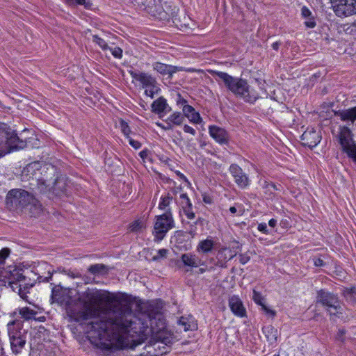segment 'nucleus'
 I'll return each mask as SVG.
<instances>
[{
  "instance_id": "nucleus-27",
  "label": "nucleus",
  "mask_w": 356,
  "mask_h": 356,
  "mask_svg": "<svg viewBox=\"0 0 356 356\" xmlns=\"http://www.w3.org/2000/svg\"><path fill=\"white\" fill-rule=\"evenodd\" d=\"M252 299L259 305H261L262 307V309L267 313L270 314L271 316H275V312L274 310H272L269 308H268L264 303V298L261 296V293L257 291L256 290H253V295H252Z\"/></svg>"
},
{
  "instance_id": "nucleus-13",
  "label": "nucleus",
  "mask_w": 356,
  "mask_h": 356,
  "mask_svg": "<svg viewBox=\"0 0 356 356\" xmlns=\"http://www.w3.org/2000/svg\"><path fill=\"white\" fill-rule=\"evenodd\" d=\"M321 139L320 132L314 128L307 129L301 136L302 145L309 148L316 147L320 143Z\"/></svg>"
},
{
  "instance_id": "nucleus-64",
  "label": "nucleus",
  "mask_w": 356,
  "mask_h": 356,
  "mask_svg": "<svg viewBox=\"0 0 356 356\" xmlns=\"http://www.w3.org/2000/svg\"><path fill=\"white\" fill-rule=\"evenodd\" d=\"M179 100L177 101V102H186V101L181 97L180 95H178Z\"/></svg>"
},
{
  "instance_id": "nucleus-28",
  "label": "nucleus",
  "mask_w": 356,
  "mask_h": 356,
  "mask_svg": "<svg viewBox=\"0 0 356 356\" xmlns=\"http://www.w3.org/2000/svg\"><path fill=\"white\" fill-rule=\"evenodd\" d=\"M214 246V242L213 240L207 238L201 241L197 245V250L203 253H208L212 250Z\"/></svg>"
},
{
  "instance_id": "nucleus-30",
  "label": "nucleus",
  "mask_w": 356,
  "mask_h": 356,
  "mask_svg": "<svg viewBox=\"0 0 356 356\" xmlns=\"http://www.w3.org/2000/svg\"><path fill=\"white\" fill-rule=\"evenodd\" d=\"M184 120V117L180 112L174 113L168 118V120L176 125H180Z\"/></svg>"
},
{
  "instance_id": "nucleus-8",
  "label": "nucleus",
  "mask_w": 356,
  "mask_h": 356,
  "mask_svg": "<svg viewBox=\"0 0 356 356\" xmlns=\"http://www.w3.org/2000/svg\"><path fill=\"white\" fill-rule=\"evenodd\" d=\"M175 226L172 215L169 209L165 213L156 217L154 226V234L158 240H162L166 233Z\"/></svg>"
},
{
  "instance_id": "nucleus-10",
  "label": "nucleus",
  "mask_w": 356,
  "mask_h": 356,
  "mask_svg": "<svg viewBox=\"0 0 356 356\" xmlns=\"http://www.w3.org/2000/svg\"><path fill=\"white\" fill-rule=\"evenodd\" d=\"M317 299L318 302L327 307V311L330 314L332 313L330 309H334L338 312V309L341 308L337 296L323 289L318 291Z\"/></svg>"
},
{
  "instance_id": "nucleus-7",
  "label": "nucleus",
  "mask_w": 356,
  "mask_h": 356,
  "mask_svg": "<svg viewBox=\"0 0 356 356\" xmlns=\"http://www.w3.org/2000/svg\"><path fill=\"white\" fill-rule=\"evenodd\" d=\"M8 325L10 348L12 352L17 355L26 345L27 332L23 330L19 327L20 323L17 324L15 321L9 323Z\"/></svg>"
},
{
  "instance_id": "nucleus-9",
  "label": "nucleus",
  "mask_w": 356,
  "mask_h": 356,
  "mask_svg": "<svg viewBox=\"0 0 356 356\" xmlns=\"http://www.w3.org/2000/svg\"><path fill=\"white\" fill-rule=\"evenodd\" d=\"M335 14L340 17L356 13V0H331Z\"/></svg>"
},
{
  "instance_id": "nucleus-50",
  "label": "nucleus",
  "mask_w": 356,
  "mask_h": 356,
  "mask_svg": "<svg viewBox=\"0 0 356 356\" xmlns=\"http://www.w3.org/2000/svg\"><path fill=\"white\" fill-rule=\"evenodd\" d=\"M345 334H346L345 330H343V329L339 330L337 334V339L341 342H343L345 340V339H344Z\"/></svg>"
},
{
  "instance_id": "nucleus-19",
  "label": "nucleus",
  "mask_w": 356,
  "mask_h": 356,
  "mask_svg": "<svg viewBox=\"0 0 356 356\" xmlns=\"http://www.w3.org/2000/svg\"><path fill=\"white\" fill-rule=\"evenodd\" d=\"M130 74L134 80L142 84L143 88H149L157 84L156 79L147 73L131 71Z\"/></svg>"
},
{
  "instance_id": "nucleus-32",
  "label": "nucleus",
  "mask_w": 356,
  "mask_h": 356,
  "mask_svg": "<svg viewBox=\"0 0 356 356\" xmlns=\"http://www.w3.org/2000/svg\"><path fill=\"white\" fill-rule=\"evenodd\" d=\"M172 199V195L170 193H168L166 195L161 197L159 208L161 210L165 209L168 206H169Z\"/></svg>"
},
{
  "instance_id": "nucleus-23",
  "label": "nucleus",
  "mask_w": 356,
  "mask_h": 356,
  "mask_svg": "<svg viewBox=\"0 0 356 356\" xmlns=\"http://www.w3.org/2000/svg\"><path fill=\"white\" fill-rule=\"evenodd\" d=\"M263 332L267 341L273 344L276 342L278 337V331L273 325H267L263 327Z\"/></svg>"
},
{
  "instance_id": "nucleus-12",
  "label": "nucleus",
  "mask_w": 356,
  "mask_h": 356,
  "mask_svg": "<svg viewBox=\"0 0 356 356\" xmlns=\"http://www.w3.org/2000/svg\"><path fill=\"white\" fill-rule=\"evenodd\" d=\"M67 186V178L60 175L58 172L56 177L52 181V185L48 187V192H52L55 195L60 196L66 192Z\"/></svg>"
},
{
  "instance_id": "nucleus-17",
  "label": "nucleus",
  "mask_w": 356,
  "mask_h": 356,
  "mask_svg": "<svg viewBox=\"0 0 356 356\" xmlns=\"http://www.w3.org/2000/svg\"><path fill=\"white\" fill-rule=\"evenodd\" d=\"M181 261L185 268L186 273L191 271V268L198 267L204 264L202 260L195 254L191 253H184L181 255Z\"/></svg>"
},
{
  "instance_id": "nucleus-54",
  "label": "nucleus",
  "mask_w": 356,
  "mask_h": 356,
  "mask_svg": "<svg viewBox=\"0 0 356 356\" xmlns=\"http://www.w3.org/2000/svg\"><path fill=\"white\" fill-rule=\"evenodd\" d=\"M314 264L317 267L323 266L325 265V262L321 258H314Z\"/></svg>"
},
{
  "instance_id": "nucleus-57",
  "label": "nucleus",
  "mask_w": 356,
  "mask_h": 356,
  "mask_svg": "<svg viewBox=\"0 0 356 356\" xmlns=\"http://www.w3.org/2000/svg\"><path fill=\"white\" fill-rule=\"evenodd\" d=\"M157 124L165 130H169L172 129L170 123L168 122L166 126L162 125L161 124L157 123Z\"/></svg>"
},
{
  "instance_id": "nucleus-41",
  "label": "nucleus",
  "mask_w": 356,
  "mask_h": 356,
  "mask_svg": "<svg viewBox=\"0 0 356 356\" xmlns=\"http://www.w3.org/2000/svg\"><path fill=\"white\" fill-rule=\"evenodd\" d=\"M167 254H168V250H166V249H160L157 252V254L154 255L152 257V260L153 261H158V260H159L161 258H165L167 257Z\"/></svg>"
},
{
  "instance_id": "nucleus-24",
  "label": "nucleus",
  "mask_w": 356,
  "mask_h": 356,
  "mask_svg": "<svg viewBox=\"0 0 356 356\" xmlns=\"http://www.w3.org/2000/svg\"><path fill=\"white\" fill-rule=\"evenodd\" d=\"M183 112L191 122L196 124H198L201 122V117L200 114L195 112L193 106L190 105H185L183 108Z\"/></svg>"
},
{
  "instance_id": "nucleus-38",
  "label": "nucleus",
  "mask_w": 356,
  "mask_h": 356,
  "mask_svg": "<svg viewBox=\"0 0 356 356\" xmlns=\"http://www.w3.org/2000/svg\"><path fill=\"white\" fill-rule=\"evenodd\" d=\"M145 94L150 97L152 99L154 98V95L157 94L159 88L157 87L156 85H154V86H150L149 88H145Z\"/></svg>"
},
{
  "instance_id": "nucleus-14",
  "label": "nucleus",
  "mask_w": 356,
  "mask_h": 356,
  "mask_svg": "<svg viewBox=\"0 0 356 356\" xmlns=\"http://www.w3.org/2000/svg\"><path fill=\"white\" fill-rule=\"evenodd\" d=\"M14 280L15 281L10 282V284H18V286H17V288L19 289L18 293L22 298L24 299L26 297V290L31 288L34 285L33 283L26 282V277L22 273H17L14 276Z\"/></svg>"
},
{
  "instance_id": "nucleus-45",
  "label": "nucleus",
  "mask_w": 356,
  "mask_h": 356,
  "mask_svg": "<svg viewBox=\"0 0 356 356\" xmlns=\"http://www.w3.org/2000/svg\"><path fill=\"white\" fill-rule=\"evenodd\" d=\"M305 24L308 28H314L316 25L314 17L312 16L310 17H307V19H305Z\"/></svg>"
},
{
  "instance_id": "nucleus-40",
  "label": "nucleus",
  "mask_w": 356,
  "mask_h": 356,
  "mask_svg": "<svg viewBox=\"0 0 356 356\" xmlns=\"http://www.w3.org/2000/svg\"><path fill=\"white\" fill-rule=\"evenodd\" d=\"M120 127L122 133L129 138V134L131 133V129L128 125V124L123 120L120 121Z\"/></svg>"
},
{
  "instance_id": "nucleus-33",
  "label": "nucleus",
  "mask_w": 356,
  "mask_h": 356,
  "mask_svg": "<svg viewBox=\"0 0 356 356\" xmlns=\"http://www.w3.org/2000/svg\"><path fill=\"white\" fill-rule=\"evenodd\" d=\"M204 219L202 218H198L195 222L193 223L188 222V232L190 235H191L193 237L196 235L197 233V229H196V225L197 224H202Z\"/></svg>"
},
{
  "instance_id": "nucleus-36",
  "label": "nucleus",
  "mask_w": 356,
  "mask_h": 356,
  "mask_svg": "<svg viewBox=\"0 0 356 356\" xmlns=\"http://www.w3.org/2000/svg\"><path fill=\"white\" fill-rule=\"evenodd\" d=\"M92 42L98 44L103 50L108 49L106 42L97 35H92Z\"/></svg>"
},
{
  "instance_id": "nucleus-48",
  "label": "nucleus",
  "mask_w": 356,
  "mask_h": 356,
  "mask_svg": "<svg viewBox=\"0 0 356 356\" xmlns=\"http://www.w3.org/2000/svg\"><path fill=\"white\" fill-rule=\"evenodd\" d=\"M258 230L261 232L262 233L264 234H269V232H268V227H267V225L266 223H259L258 225Z\"/></svg>"
},
{
  "instance_id": "nucleus-20",
  "label": "nucleus",
  "mask_w": 356,
  "mask_h": 356,
  "mask_svg": "<svg viewBox=\"0 0 356 356\" xmlns=\"http://www.w3.org/2000/svg\"><path fill=\"white\" fill-rule=\"evenodd\" d=\"M335 115L340 118V120L346 123V126L353 125L356 121V106L355 107L338 111L335 112Z\"/></svg>"
},
{
  "instance_id": "nucleus-58",
  "label": "nucleus",
  "mask_w": 356,
  "mask_h": 356,
  "mask_svg": "<svg viewBox=\"0 0 356 356\" xmlns=\"http://www.w3.org/2000/svg\"><path fill=\"white\" fill-rule=\"evenodd\" d=\"M277 225V220L274 218H272L268 222V225L271 227H275Z\"/></svg>"
},
{
  "instance_id": "nucleus-51",
  "label": "nucleus",
  "mask_w": 356,
  "mask_h": 356,
  "mask_svg": "<svg viewBox=\"0 0 356 356\" xmlns=\"http://www.w3.org/2000/svg\"><path fill=\"white\" fill-rule=\"evenodd\" d=\"M48 276L43 277V276H39L38 280L39 282H47L51 278L52 274L51 273L50 270H48Z\"/></svg>"
},
{
  "instance_id": "nucleus-26",
  "label": "nucleus",
  "mask_w": 356,
  "mask_h": 356,
  "mask_svg": "<svg viewBox=\"0 0 356 356\" xmlns=\"http://www.w3.org/2000/svg\"><path fill=\"white\" fill-rule=\"evenodd\" d=\"M168 107L166 99L160 97L152 104V111L154 113L159 114L165 111Z\"/></svg>"
},
{
  "instance_id": "nucleus-1",
  "label": "nucleus",
  "mask_w": 356,
  "mask_h": 356,
  "mask_svg": "<svg viewBox=\"0 0 356 356\" xmlns=\"http://www.w3.org/2000/svg\"><path fill=\"white\" fill-rule=\"evenodd\" d=\"M84 297L91 304L106 302L104 308L89 306L70 316L75 321L86 324L85 329L91 343L105 349L114 346L134 348L141 343L129 338L134 322L132 309L128 302L106 296L98 290L88 289Z\"/></svg>"
},
{
  "instance_id": "nucleus-63",
  "label": "nucleus",
  "mask_w": 356,
  "mask_h": 356,
  "mask_svg": "<svg viewBox=\"0 0 356 356\" xmlns=\"http://www.w3.org/2000/svg\"><path fill=\"white\" fill-rule=\"evenodd\" d=\"M268 186L273 188L275 190H277L276 185L273 183L269 184Z\"/></svg>"
},
{
  "instance_id": "nucleus-52",
  "label": "nucleus",
  "mask_w": 356,
  "mask_h": 356,
  "mask_svg": "<svg viewBox=\"0 0 356 356\" xmlns=\"http://www.w3.org/2000/svg\"><path fill=\"white\" fill-rule=\"evenodd\" d=\"M184 131L186 133H189V134H192L193 136H195L196 134L195 130L193 127H191L187 124L184 125Z\"/></svg>"
},
{
  "instance_id": "nucleus-46",
  "label": "nucleus",
  "mask_w": 356,
  "mask_h": 356,
  "mask_svg": "<svg viewBox=\"0 0 356 356\" xmlns=\"http://www.w3.org/2000/svg\"><path fill=\"white\" fill-rule=\"evenodd\" d=\"M301 15L304 19H307L312 16V12L306 6H303L301 9Z\"/></svg>"
},
{
  "instance_id": "nucleus-60",
  "label": "nucleus",
  "mask_w": 356,
  "mask_h": 356,
  "mask_svg": "<svg viewBox=\"0 0 356 356\" xmlns=\"http://www.w3.org/2000/svg\"><path fill=\"white\" fill-rule=\"evenodd\" d=\"M229 210L232 214H234L237 212V209L235 207H231Z\"/></svg>"
},
{
  "instance_id": "nucleus-61",
  "label": "nucleus",
  "mask_w": 356,
  "mask_h": 356,
  "mask_svg": "<svg viewBox=\"0 0 356 356\" xmlns=\"http://www.w3.org/2000/svg\"><path fill=\"white\" fill-rule=\"evenodd\" d=\"M181 191V187H179V188H173L172 190V192L173 193V194H177L179 192H180Z\"/></svg>"
},
{
  "instance_id": "nucleus-59",
  "label": "nucleus",
  "mask_w": 356,
  "mask_h": 356,
  "mask_svg": "<svg viewBox=\"0 0 356 356\" xmlns=\"http://www.w3.org/2000/svg\"><path fill=\"white\" fill-rule=\"evenodd\" d=\"M280 46V42H275L273 43V44H272L273 49L276 51L278 50Z\"/></svg>"
},
{
  "instance_id": "nucleus-35",
  "label": "nucleus",
  "mask_w": 356,
  "mask_h": 356,
  "mask_svg": "<svg viewBox=\"0 0 356 356\" xmlns=\"http://www.w3.org/2000/svg\"><path fill=\"white\" fill-rule=\"evenodd\" d=\"M106 270V266L104 264H94L88 268V271L92 275L101 273Z\"/></svg>"
},
{
  "instance_id": "nucleus-16",
  "label": "nucleus",
  "mask_w": 356,
  "mask_h": 356,
  "mask_svg": "<svg viewBox=\"0 0 356 356\" xmlns=\"http://www.w3.org/2000/svg\"><path fill=\"white\" fill-rule=\"evenodd\" d=\"M154 70L163 76L168 75V78H172L173 74L177 72L184 71V68L182 67L173 66L167 65L160 62H155L152 64Z\"/></svg>"
},
{
  "instance_id": "nucleus-4",
  "label": "nucleus",
  "mask_w": 356,
  "mask_h": 356,
  "mask_svg": "<svg viewBox=\"0 0 356 356\" xmlns=\"http://www.w3.org/2000/svg\"><path fill=\"white\" fill-rule=\"evenodd\" d=\"M210 74L217 76L231 92L236 97L243 99L246 102L252 104L259 97L257 92L250 89V86L245 79L234 77L227 73L216 70H211Z\"/></svg>"
},
{
  "instance_id": "nucleus-5",
  "label": "nucleus",
  "mask_w": 356,
  "mask_h": 356,
  "mask_svg": "<svg viewBox=\"0 0 356 356\" xmlns=\"http://www.w3.org/2000/svg\"><path fill=\"white\" fill-rule=\"evenodd\" d=\"M22 134L17 136L15 131L6 124L0 126V157L26 147V138H24Z\"/></svg>"
},
{
  "instance_id": "nucleus-25",
  "label": "nucleus",
  "mask_w": 356,
  "mask_h": 356,
  "mask_svg": "<svg viewBox=\"0 0 356 356\" xmlns=\"http://www.w3.org/2000/svg\"><path fill=\"white\" fill-rule=\"evenodd\" d=\"M179 324L184 327V331L195 330L197 329V324L192 316L188 318L181 316L179 320Z\"/></svg>"
},
{
  "instance_id": "nucleus-3",
  "label": "nucleus",
  "mask_w": 356,
  "mask_h": 356,
  "mask_svg": "<svg viewBox=\"0 0 356 356\" xmlns=\"http://www.w3.org/2000/svg\"><path fill=\"white\" fill-rule=\"evenodd\" d=\"M58 171L52 165L41 164L34 162L29 164L23 172L24 176H29L31 179V186H36L40 193H47L49 186L52 185V181L56 177Z\"/></svg>"
},
{
  "instance_id": "nucleus-53",
  "label": "nucleus",
  "mask_w": 356,
  "mask_h": 356,
  "mask_svg": "<svg viewBox=\"0 0 356 356\" xmlns=\"http://www.w3.org/2000/svg\"><path fill=\"white\" fill-rule=\"evenodd\" d=\"M250 260V257L246 256L245 254H240L239 255V261L241 264H245L248 263Z\"/></svg>"
},
{
  "instance_id": "nucleus-47",
  "label": "nucleus",
  "mask_w": 356,
  "mask_h": 356,
  "mask_svg": "<svg viewBox=\"0 0 356 356\" xmlns=\"http://www.w3.org/2000/svg\"><path fill=\"white\" fill-rule=\"evenodd\" d=\"M227 251V249L226 248H222L220 250H218V253H217V259L218 260H226L227 259V257L225 256V252Z\"/></svg>"
},
{
  "instance_id": "nucleus-15",
  "label": "nucleus",
  "mask_w": 356,
  "mask_h": 356,
  "mask_svg": "<svg viewBox=\"0 0 356 356\" xmlns=\"http://www.w3.org/2000/svg\"><path fill=\"white\" fill-rule=\"evenodd\" d=\"M175 200L187 218L193 220L195 218V214L193 211L192 203L186 193H181L179 199H175Z\"/></svg>"
},
{
  "instance_id": "nucleus-2",
  "label": "nucleus",
  "mask_w": 356,
  "mask_h": 356,
  "mask_svg": "<svg viewBox=\"0 0 356 356\" xmlns=\"http://www.w3.org/2000/svg\"><path fill=\"white\" fill-rule=\"evenodd\" d=\"M135 6L161 20L171 18L176 26H182L179 8L171 0H129Z\"/></svg>"
},
{
  "instance_id": "nucleus-21",
  "label": "nucleus",
  "mask_w": 356,
  "mask_h": 356,
  "mask_svg": "<svg viewBox=\"0 0 356 356\" xmlns=\"http://www.w3.org/2000/svg\"><path fill=\"white\" fill-rule=\"evenodd\" d=\"M209 131L210 136L218 143L226 144L229 140L227 132L222 128L212 125L209 126Z\"/></svg>"
},
{
  "instance_id": "nucleus-22",
  "label": "nucleus",
  "mask_w": 356,
  "mask_h": 356,
  "mask_svg": "<svg viewBox=\"0 0 356 356\" xmlns=\"http://www.w3.org/2000/svg\"><path fill=\"white\" fill-rule=\"evenodd\" d=\"M229 306L231 311L236 316L243 317L245 316V309L241 299L236 296H232L229 299Z\"/></svg>"
},
{
  "instance_id": "nucleus-44",
  "label": "nucleus",
  "mask_w": 356,
  "mask_h": 356,
  "mask_svg": "<svg viewBox=\"0 0 356 356\" xmlns=\"http://www.w3.org/2000/svg\"><path fill=\"white\" fill-rule=\"evenodd\" d=\"M112 55L116 58H121L122 56V49L120 47H115L113 49H111Z\"/></svg>"
},
{
  "instance_id": "nucleus-39",
  "label": "nucleus",
  "mask_w": 356,
  "mask_h": 356,
  "mask_svg": "<svg viewBox=\"0 0 356 356\" xmlns=\"http://www.w3.org/2000/svg\"><path fill=\"white\" fill-rule=\"evenodd\" d=\"M10 254V250L8 248H4L0 250V264H3L5 260L8 257Z\"/></svg>"
},
{
  "instance_id": "nucleus-43",
  "label": "nucleus",
  "mask_w": 356,
  "mask_h": 356,
  "mask_svg": "<svg viewBox=\"0 0 356 356\" xmlns=\"http://www.w3.org/2000/svg\"><path fill=\"white\" fill-rule=\"evenodd\" d=\"M51 300H52V301L54 302H61V298H60V291L59 290H56L54 288L52 289V291H51Z\"/></svg>"
},
{
  "instance_id": "nucleus-34",
  "label": "nucleus",
  "mask_w": 356,
  "mask_h": 356,
  "mask_svg": "<svg viewBox=\"0 0 356 356\" xmlns=\"http://www.w3.org/2000/svg\"><path fill=\"white\" fill-rule=\"evenodd\" d=\"M69 6L83 5L86 8H90L92 3L90 0H65Z\"/></svg>"
},
{
  "instance_id": "nucleus-18",
  "label": "nucleus",
  "mask_w": 356,
  "mask_h": 356,
  "mask_svg": "<svg viewBox=\"0 0 356 356\" xmlns=\"http://www.w3.org/2000/svg\"><path fill=\"white\" fill-rule=\"evenodd\" d=\"M337 138L341 150L350 146V144L355 143L353 140L351 131L348 126H341L339 127V133Z\"/></svg>"
},
{
  "instance_id": "nucleus-37",
  "label": "nucleus",
  "mask_w": 356,
  "mask_h": 356,
  "mask_svg": "<svg viewBox=\"0 0 356 356\" xmlns=\"http://www.w3.org/2000/svg\"><path fill=\"white\" fill-rule=\"evenodd\" d=\"M143 223L140 220H135L129 225V229L130 232H138L141 230Z\"/></svg>"
},
{
  "instance_id": "nucleus-49",
  "label": "nucleus",
  "mask_w": 356,
  "mask_h": 356,
  "mask_svg": "<svg viewBox=\"0 0 356 356\" xmlns=\"http://www.w3.org/2000/svg\"><path fill=\"white\" fill-rule=\"evenodd\" d=\"M129 143L131 146H132L134 149H139L141 146V144L140 142L134 140L131 138H129Z\"/></svg>"
},
{
  "instance_id": "nucleus-11",
  "label": "nucleus",
  "mask_w": 356,
  "mask_h": 356,
  "mask_svg": "<svg viewBox=\"0 0 356 356\" xmlns=\"http://www.w3.org/2000/svg\"><path fill=\"white\" fill-rule=\"evenodd\" d=\"M229 170L234 177L235 183L239 188H245L249 186V177L240 166L233 163L230 165Z\"/></svg>"
},
{
  "instance_id": "nucleus-6",
  "label": "nucleus",
  "mask_w": 356,
  "mask_h": 356,
  "mask_svg": "<svg viewBox=\"0 0 356 356\" xmlns=\"http://www.w3.org/2000/svg\"><path fill=\"white\" fill-rule=\"evenodd\" d=\"M35 200L33 193L22 188H15L8 193L6 203L9 210H16L35 204Z\"/></svg>"
},
{
  "instance_id": "nucleus-29",
  "label": "nucleus",
  "mask_w": 356,
  "mask_h": 356,
  "mask_svg": "<svg viewBox=\"0 0 356 356\" xmlns=\"http://www.w3.org/2000/svg\"><path fill=\"white\" fill-rule=\"evenodd\" d=\"M343 152L346 153L348 157L356 164V144H350V146L343 149Z\"/></svg>"
},
{
  "instance_id": "nucleus-56",
  "label": "nucleus",
  "mask_w": 356,
  "mask_h": 356,
  "mask_svg": "<svg viewBox=\"0 0 356 356\" xmlns=\"http://www.w3.org/2000/svg\"><path fill=\"white\" fill-rule=\"evenodd\" d=\"M149 153L148 149H144L139 153V155L144 160L148 156Z\"/></svg>"
},
{
  "instance_id": "nucleus-42",
  "label": "nucleus",
  "mask_w": 356,
  "mask_h": 356,
  "mask_svg": "<svg viewBox=\"0 0 356 356\" xmlns=\"http://www.w3.org/2000/svg\"><path fill=\"white\" fill-rule=\"evenodd\" d=\"M346 295L351 300L356 302V288L353 287L346 291Z\"/></svg>"
},
{
  "instance_id": "nucleus-62",
  "label": "nucleus",
  "mask_w": 356,
  "mask_h": 356,
  "mask_svg": "<svg viewBox=\"0 0 356 356\" xmlns=\"http://www.w3.org/2000/svg\"><path fill=\"white\" fill-rule=\"evenodd\" d=\"M203 200H204V202L205 203H207V204H210V203H211V198H210V197H204Z\"/></svg>"
},
{
  "instance_id": "nucleus-55",
  "label": "nucleus",
  "mask_w": 356,
  "mask_h": 356,
  "mask_svg": "<svg viewBox=\"0 0 356 356\" xmlns=\"http://www.w3.org/2000/svg\"><path fill=\"white\" fill-rule=\"evenodd\" d=\"M65 272L66 273V274L67 275H69L70 277H73V278L80 277V274L79 273H74V272L71 271L70 270H68L67 271L65 270Z\"/></svg>"
},
{
  "instance_id": "nucleus-31",
  "label": "nucleus",
  "mask_w": 356,
  "mask_h": 356,
  "mask_svg": "<svg viewBox=\"0 0 356 356\" xmlns=\"http://www.w3.org/2000/svg\"><path fill=\"white\" fill-rule=\"evenodd\" d=\"M19 314L25 320H29L34 317L35 312L29 307H24L20 309Z\"/></svg>"
}]
</instances>
